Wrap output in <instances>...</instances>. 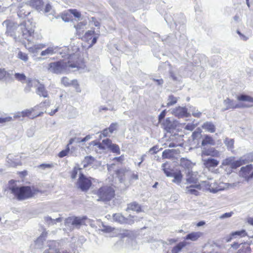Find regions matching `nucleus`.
Listing matches in <instances>:
<instances>
[{
	"label": "nucleus",
	"mask_w": 253,
	"mask_h": 253,
	"mask_svg": "<svg viewBox=\"0 0 253 253\" xmlns=\"http://www.w3.org/2000/svg\"><path fill=\"white\" fill-rule=\"evenodd\" d=\"M75 56L76 55L75 54L71 55L70 60L68 62L60 60L50 63L48 64V71L53 74H59L68 73L78 70L79 69V63L77 62H72L70 61L71 58Z\"/></svg>",
	"instance_id": "obj_1"
},
{
	"label": "nucleus",
	"mask_w": 253,
	"mask_h": 253,
	"mask_svg": "<svg viewBox=\"0 0 253 253\" xmlns=\"http://www.w3.org/2000/svg\"><path fill=\"white\" fill-rule=\"evenodd\" d=\"M15 181L11 180L9 181V190L17 200L23 201L31 198L34 195L30 187L22 186H18L14 184Z\"/></svg>",
	"instance_id": "obj_2"
},
{
	"label": "nucleus",
	"mask_w": 253,
	"mask_h": 253,
	"mask_svg": "<svg viewBox=\"0 0 253 253\" xmlns=\"http://www.w3.org/2000/svg\"><path fill=\"white\" fill-rule=\"evenodd\" d=\"M17 30L18 33L15 34V36H18L21 40H26L30 42L33 41L34 30L29 21H24L18 25Z\"/></svg>",
	"instance_id": "obj_3"
},
{
	"label": "nucleus",
	"mask_w": 253,
	"mask_h": 253,
	"mask_svg": "<svg viewBox=\"0 0 253 253\" xmlns=\"http://www.w3.org/2000/svg\"><path fill=\"white\" fill-rule=\"evenodd\" d=\"M96 193L98 197V201H109L114 197L115 190L110 186H104L99 188Z\"/></svg>",
	"instance_id": "obj_4"
},
{
	"label": "nucleus",
	"mask_w": 253,
	"mask_h": 253,
	"mask_svg": "<svg viewBox=\"0 0 253 253\" xmlns=\"http://www.w3.org/2000/svg\"><path fill=\"white\" fill-rule=\"evenodd\" d=\"M168 165L167 163H163L162 165V169L164 173L167 177H173L172 180L173 183H174L177 185H179L183 178V174L180 170H177L176 171H173L171 169H169L167 168Z\"/></svg>",
	"instance_id": "obj_5"
},
{
	"label": "nucleus",
	"mask_w": 253,
	"mask_h": 253,
	"mask_svg": "<svg viewBox=\"0 0 253 253\" xmlns=\"http://www.w3.org/2000/svg\"><path fill=\"white\" fill-rule=\"evenodd\" d=\"M92 182L83 173L80 172L77 182V187L83 192H86L90 187Z\"/></svg>",
	"instance_id": "obj_6"
},
{
	"label": "nucleus",
	"mask_w": 253,
	"mask_h": 253,
	"mask_svg": "<svg viewBox=\"0 0 253 253\" xmlns=\"http://www.w3.org/2000/svg\"><path fill=\"white\" fill-rule=\"evenodd\" d=\"M253 161V154L252 153L248 154L242 157L239 160L233 161V163L230 167L232 169H236L241 166L246 164L250 162Z\"/></svg>",
	"instance_id": "obj_7"
},
{
	"label": "nucleus",
	"mask_w": 253,
	"mask_h": 253,
	"mask_svg": "<svg viewBox=\"0 0 253 253\" xmlns=\"http://www.w3.org/2000/svg\"><path fill=\"white\" fill-rule=\"evenodd\" d=\"M84 222V219L79 217H69L65 220V225L70 228L78 227Z\"/></svg>",
	"instance_id": "obj_8"
},
{
	"label": "nucleus",
	"mask_w": 253,
	"mask_h": 253,
	"mask_svg": "<svg viewBox=\"0 0 253 253\" xmlns=\"http://www.w3.org/2000/svg\"><path fill=\"white\" fill-rule=\"evenodd\" d=\"M172 114L178 118H182L184 117H188L190 114L187 112V109L185 107H176L173 109L172 111Z\"/></svg>",
	"instance_id": "obj_9"
},
{
	"label": "nucleus",
	"mask_w": 253,
	"mask_h": 253,
	"mask_svg": "<svg viewBox=\"0 0 253 253\" xmlns=\"http://www.w3.org/2000/svg\"><path fill=\"white\" fill-rule=\"evenodd\" d=\"M179 165L181 167L185 169L186 174L190 175L192 172L193 164L190 160L185 158H182L180 159Z\"/></svg>",
	"instance_id": "obj_10"
},
{
	"label": "nucleus",
	"mask_w": 253,
	"mask_h": 253,
	"mask_svg": "<svg viewBox=\"0 0 253 253\" xmlns=\"http://www.w3.org/2000/svg\"><path fill=\"white\" fill-rule=\"evenodd\" d=\"M116 174L120 182H124L126 177H128V174H130V170L126 168H122L118 169Z\"/></svg>",
	"instance_id": "obj_11"
},
{
	"label": "nucleus",
	"mask_w": 253,
	"mask_h": 253,
	"mask_svg": "<svg viewBox=\"0 0 253 253\" xmlns=\"http://www.w3.org/2000/svg\"><path fill=\"white\" fill-rule=\"evenodd\" d=\"M59 48L57 46H50L48 47L46 49L42 50L40 55L42 56H48L52 55L58 52Z\"/></svg>",
	"instance_id": "obj_12"
},
{
	"label": "nucleus",
	"mask_w": 253,
	"mask_h": 253,
	"mask_svg": "<svg viewBox=\"0 0 253 253\" xmlns=\"http://www.w3.org/2000/svg\"><path fill=\"white\" fill-rule=\"evenodd\" d=\"M223 104L225 107L222 109L223 111L230 109L240 108L239 105L235 103V102L233 100H231L228 98L224 100Z\"/></svg>",
	"instance_id": "obj_13"
},
{
	"label": "nucleus",
	"mask_w": 253,
	"mask_h": 253,
	"mask_svg": "<svg viewBox=\"0 0 253 253\" xmlns=\"http://www.w3.org/2000/svg\"><path fill=\"white\" fill-rule=\"evenodd\" d=\"M2 25L6 27V32L9 34L10 35H12L14 34V31L17 27V24H15L14 22H11L9 20H5L3 23Z\"/></svg>",
	"instance_id": "obj_14"
},
{
	"label": "nucleus",
	"mask_w": 253,
	"mask_h": 253,
	"mask_svg": "<svg viewBox=\"0 0 253 253\" xmlns=\"http://www.w3.org/2000/svg\"><path fill=\"white\" fill-rule=\"evenodd\" d=\"M28 4L38 11H40L42 10L43 1L42 0H30L28 1Z\"/></svg>",
	"instance_id": "obj_15"
},
{
	"label": "nucleus",
	"mask_w": 253,
	"mask_h": 253,
	"mask_svg": "<svg viewBox=\"0 0 253 253\" xmlns=\"http://www.w3.org/2000/svg\"><path fill=\"white\" fill-rule=\"evenodd\" d=\"M202 155L211 156L212 157H217L219 155V152L215 150L214 148H210L207 149L203 148L202 152Z\"/></svg>",
	"instance_id": "obj_16"
},
{
	"label": "nucleus",
	"mask_w": 253,
	"mask_h": 253,
	"mask_svg": "<svg viewBox=\"0 0 253 253\" xmlns=\"http://www.w3.org/2000/svg\"><path fill=\"white\" fill-rule=\"evenodd\" d=\"M201 184H202V186L205 187L206 189L209 190L212 193H216L221 190V189L217 187L215 188L212 187L211 186L212 183H211L209 181H202Z\"/></svg>",
	"instance_id": "obj_17"
},
{
	"label": "nucleus",
	"mask_w": 253,
	"mask_h": 253,
	"mask_svg": "<svg viewBox=\"0 0 253 253\" xmlns=\"http://www.w3.org/2000/svg\"><path fill=\"white\" fill-rule=\"evenodd\" d=\"M204 165L207 168L215 167L219 164V162L213 158H208L203 160Z\"/></svg>",
	"instance_id": "obj_18"
},
{
	"label": "nucleus",
	"mask_w": 253,
	"mask_h": 253,
	"mask_svg": "<svg viewBox=\"0 0 253 253\" xmlns=\"http://www.w3.org/2000/svg\"><path fill=\"white\" fill-rule=\"evenodd\" d=\"M201 144L203 147L208 145L214 146L215 144V142L211 136L206 134L204 136Z\"/></svg>",
	"instance_id": "obj_19"
},
{
	"label": "nucleus",
	"mask_w": 253,
	"mask_h": 253,
	"mask_svg": "<svg viewBox=\"0 0 253 253\" xmlns=\"http://www.w3.org/2000/svg\"><path fill=\"white\" fill-rule=\"evenodd\" d=\"M37 94L40 96L43 97H47L48 94L47 91L46 90L45 86L42 84H40L37 87L36 91Z\"/></svg>",
	"instance_id": "obj_20"
},
{
	"label": "nucleus",
	"mask_w": 253,
	"mask_h": 253,
	"mask_svg": "<svg viewBox=\"0 0 253 253\" xmlns=\"http://www.w3.org/2000/svg\"><path fill=\"white\" fill-rule=\"evenodd\" d=\"M202 235L200 232H193L188 234L185 237V239L195 241Z\"/></svg>",
	"instance_id": "obj_21"
},
{
	"label": "nucleus",
	"mask_w": 253,
	"mask_h": 253,
	"mask_svg": "<svg viewBox=\"0 0 253 253\" xmlns=\"http://www.w3.org/2000/svg\"><path fill=\"white\" fill-rule=\"evenodd\" d=\"M49 250L53 251L54 253H60L59 251V243L55 241H50L48 242L47 245Z\"/></svg>",
	"instance_id": "obj_22"
},
{
	"label": "nucleus",
	"mask_w": 253,
	"mask_h": 253,
	"mask_svg": "<svg viewBox=\"0 0 253 253\" xmlns=\"http://www.w3.org/2000/svg\"><path fill=\"white\" fill-rule=\"evenodd\" d=\"M127 210L135 211L137 212H139L142 211L141 206L136 202H133L128 204L126 209V211Z\"/></svg>",
	"instance_id": "obj_23"
},
{
	"label": "nucleus",
	"mask_w": 253,
	"mask_h": 253,
	"mask_svg": "<svg viewBox=\"0 0 253 253\" xmlns=\"http://www.w3.org/2000/svg\"><path fill=\"white\" fill-rule=\"evenodd\" d=\"M163 125L164 128L168 131L174 128L175 126L173 122L171 121L169 118H167L163 122Z\"/></svg>",
	"instance_id": "obj_24"
},
{
	"label": "nucleus",
	"mask_w": 253,
	"mask_h": 253,
	"mask_svg": "<svg viewBox=\"0 0 253 253\" xmlns=\"http://www.w3.org/2000/svg\"><path fill=\"white\" fill-rule=\"evenodd\" d=\"M203 128L211 133L214 132L215 131V126L211 122H205L203 125Z\"/></svg>",
	"instance_id": "obj_25"
},
{
	"label": "nucleus",
	"mask_w": 253,
	"mask_h": 253,
	"mask_svg": "<svg viewBox=\"0 0 253 253\" xmlns=\"http://www.w3.org/2000/svg\"><path fill=\"white\" fill-rule=\"evenodd\" d=\"M186 246V243L184 241L179 242L171 250V253H178Z\"/></svg>",
	"instance_id": "obj_26"
},
{
	"label": "nucleus",
	"mask_w": 253,
	"mask_h": 253,
	"mask_svg": "<svg viewBox=\"0 0 253 253\" xmlns=\"http://www.w3.org/2000/svg\"><path fill=\"white\" fill-rule=\"evenodd\" d=\"M113 218L114 221L121 224L125 223L126 221V218L120 213L114 214L113 215Z\"/></svg>",
	"instance_id": "obj_27"
},
{
	"label": "nucleus",
	"mask_w": 253,
	"mask_h": 253,
	"mask_svg": "<svg viewBox=\"0 0 253 253\" xmlns=\"http://www.w3.org/2000/svg\"><path fill=\"white\" fill-rule=\"evenodd\" d=\"M95 159L91 156L85 157L84 160L82 162L83 167L86 168L88 166L91 165L94 162Z\"/></svg>",
	"instance_id": "obj_28"
},
{
	"label": "nucleus",
	"mask_w": 253,
	"mask_h": 253,
	"mask_svg": "<svg viewBox=\"0 0 253 253\" xmlns=\"http://www.w3.org/2000/svg\"><path fill=\"white\" fill-rule=\"evenodd\" d=\"M237 98L239 101H247L253 103V97L245 94H241L237 96Z\"/></svg>",
	"instance_id": "obj_29"
},
{
	"label": "nucleus",
	"mask_w": 253,
	"mask_h": 253,
	"mask_svg": "<svg viewBox=\"0 0 253 253\" xmlns=\"http://www.w3.org/2000/svg\"><path fill=\"white\" fill-rule=\"evenodd\" d=\"M177 98L175 97L174 95H169L167 100V106L169 107L177 103Z\"/></svg>",
	"instance_id": "obj_30"
},
{
	"label": "nucleus",
	"mask_w": 253,
	"mask_h": 253,
	"mask_svg": "<svg viewBox=\"0 0 253 253\" xmlns=\"http://www.w3.org/2000/svg\"><path fill=\"white\" fill-rule=\"evenodd\" d=\"M38 107V106H35L34 108H32L30 109H26L24 111H23L21 112L22 117H28L31 119V117H32V116H31L32 113L35 111Z\"/></svg>",
	"instance_id": "obj_31"
},
{
	"label": "nucleus",
	"mask_w": 253,
	"mask_h": 253,
	"mask_svg": "<svg viewBox=\"0 0 253 253\" xmlns=\"http://www.w3.org/2000/svg\"><path fill=\"white\" fill-rule=\"evenodd\" d=\"M253 166L251 164L247 165L245 167H243L241 168V175L243 174H248L253 169Z\"/></svg>",
	"instance_id": "obj_32"
},
{
	"label": "nucleus",
	"mask_w": 253,
	"mask_h": 253,
	"mask_svg": "<svg viewBox=\"0 0 253 253\" xmlns=\"http://www.w3.org/2000/svg\"><path fill=\"white\" fill-rule=\"evenodd\" d=\"M235 159V157L234 156L228 157L223 160L222 165L223 166H230L231 167Z\"/></svg>",
	"instance_id": "obj_33"
},
{
	"label": "nucleus",
	"mask_w": 253,
	"mask_h": 253,
	"mask_svg": "<svg viewBox=\"0 0 253 253\" xmlns=\"http://www.w3.org/2000/svg\"><path fill=\"white\" fill-rule=\"evenodd\" d=\"M224 143L228 150H232L234 148V140L233 139L226 138L225 139Z\"/></svg>",
	"instance_id": "obj_34"
},
{
	"label": "nucleus",
	"mask_w": 253,
	"mask_h": 253,
	"mask_svg": "<svg viewBox=\"0 0 253 253\" xmlns=\"http://www.w3.org/2000/svg\"><path fill=\"white\" fill-rule=\"evenodd\" d=\"M202 130L199 127L197 128L193 133L192 135V139L193 140L198 139L201 137Z\"/></svg>",
	"instance_id": "obj_35"
},
{
	"label": "nucleus",
	"mask_w": 253,
	"mask_h": 253,
	"mask_svg": "<svg viewBox=\"0 0 253 253\" xmlns=\"http://www.w3.org/2000/svg\"><path fill=\"white\" fill-rule=\"evenodd\" d=\"M6 160L9 167H15L17 165V163L15 162L13 160V157L12 155L9 154L7 157Z\"/></svg>",
	"instance_id": "obj_36"
},
{
	"label": "nucleus",
	"mask_w": 253,
	"mask_h": 253,
	"mask_svg": "<svg viewBox=\"0 0 253 253\" xmlns=\"http://www.w3.org/2000/svg\"><path fill=\"white\" fill-rule=\"evenodd\" d=\"M45 46V45L43 44L36 45L34 47H31L29 49V51L33 53H37L39 50L44 47Z\"/></svg>",
	"instance_id": "obj_37"
},
{
	"label": "nucleus",
	"mask_w": 253,
	"mask_h": 253,
	"mask_svg": "<svg viewBox=\"0 0 253 253\" xmlns=\"http://www.w3.org/2000/svg\"><path fill=\"white\" fill-rule=\"evenodd\" d=\"M113 153H116L118 155L120 154V149L117 144L112 143L109 148Z\"/></svg>",
	"instance_id": "obj_38"
},
{
	"label": "nucleus",
	"mask_w": 253,
	"mask_h": 253,
	"mask_svg": "<svg viewBox=\"0 0 253 253\" xmlns=\"http://www.w3.org/2000/svg\"><path fill=\"white\" fill-rule=\"evenodd\" d=\"M231 235L232 236H238L241 237H243L247 235V232L245 230L242 229L241 230L236 231L232 232Z\"/></svg>",
	"instance_id": "obj_39"
},
{
	"label": "nucleus",
	"mask_w": 253,
	"mask_h": 253,
	"mask_svg": "<svg viewBox=\"0 0 253 253\" xmlns=\"http://www.w3.org/2000/svg\"><path fill=\"white\" fill-rule=\"evenodd\" d=\"M47 233L43 232L40 236L36 241V244H42L43 241L45 240Z\"/></svg>",
	"instance_id": "obj_40"
},
{
	"label": "nucleus",
	"mask_w": 253,
	"mask_h": 253,
	"mask_svg": "<svg viewBox=\"0 0 253 253\" xmlns=\"http://www.w3.org/2000/svg\"><path fill=\"white\" fill-rule=\"evenodd\" d=\"M69 146V145L68 144L65 149L62 150L58 153V156L59 158H63L68 155L70 151V148Z\"/></svg>",
	"instance_id": "obj_41"
},
{
	"label": "nucleus",
	"mask_w": 253,
	"mask_h": 253,
	"mask_svg": "<svg viewBox=\"0 0 253 253\" xmlns=\"http://www.w3.org/2000/svg\"><path fill=\"white\" fill-rule=\"evenodd\" d=\"M186 182L188 183H196L197 179L193 176L192 172L190 175L186 174Z\"/></svg>",
	"instance_id": "obj_42"
},
{
	"label": "nucleus",
	"mask_w": 253,
	"mask_h": 253,
	"mask_svg": "<svg viewBox=\"0 0 253 253\" xmlns=\"http://www.w3.org/2000/svg\"><path fill=\"white\" fill-rule=\"evenodd\" d=\"M17 57L18 58L24 61L25 62H27L29 59L28 55L26 53H24L22 51H19L18 52Z\"/></svg>",
	"instance_id": "obj_43"
},
{
	"label": "nucleus",
	"mask_w": 253,
	"mask_h": 253,
	"mask_svg": "<svg viewBox=\"0 0 253 253\" xmlns=\"http://www.w3.org/2000/svg\"><path fill=\"white\" fill-rule=\"evenodd\" d=\"M15 78L18 81L22 82L23 81L26 80V77L23 73H17L15 74Z\"/></svg>",
	"instance_id": "obj_44"
},
{
	"label": "nucleus",
	"mask_w": 253,
	"mask_h": 253,
	"mask_svg": "<svg viewBox=\"0 0 253 253\" xmlns=\"http://www.w3.org/2000/svg\"><path fill=\"white\" fill-rule=\"evenodd\" d=\"M186 190L187 193L194 195L195 196H198L199 194V192L194 188H191V185L190 186L186 187Z\"/></svg>",
	"instance_id": "obj_45"
},
{
	"label": "nucleus",
	"mask_w": 253,
	"mask_h": 253,
	"mask_svg": "<svg viewBox=\"0 0 253 253\" xmlns=\"http://www.w3.org/2000/svg\"><path fill=\"white\" fill-rule=\"evenodd\" d=\"M30 14L29 11H25L24 9H20L18 11V16L22 18H24L26 16L29 15Z\"/></svg>",
	"instance_id": "obj_46"
},
{
	"label": "nucleus",
	"mask_w": 253,
	"mask_h": 253,
	"mask_svg": "<svg viewBox=\"0 0 253 253\" xmlns=\"http://www.w3.org/2000/svg\"><path fill=\"white\" fill-rule=\"evenodd\" d=\"M10 74L7 72L4 69H0V80L3 79L6 77H9Z\"/></svg>",
	"instance_id": "obj_47"
},
{
	"label": "nucleus",
	"mask_w": 253,
	"mask_h": 253,
	"mask_svg": "<svg viewBox=\"0 0 253 253\" xmlns=\"http://www.w3.org/2000/svg\"><path fill=\"white\" fill-rule=\"evenodd\" d=\"M118 124L117 123H113L111 124L108 128L110 133H112L115 130H117Z\"/></svg>",
	"instance_id": "obj_48"
},
{
	"label": "nucleus",
	"mask_w": 253,
	"mask_h": 253,
	"mask_svg": "<svg viewBox=\"0 0 253 253\" xmlns=\"http://www.w3.org/2000/svg\"><path fill=\"white\" fill-rule=\"evenodd\" d=\"M44 220L49 225H54L55 224V220L54 219H52L51 217L46 216L44 218Z\"/></svg>",
	"instance_id": "obj_49"
},
{
	"label": "nucleus",
	"mask_w": 253,
	"mask_h": 253,
	"mask_svg": "<svg viewBox=\"0 0 253 253\" xmlns=\"http://www.w3.org/2000/svg\"><path fill=\"white\" fill-rule=\"evenodd\" d=\"M94 33L95 32L94 30H88L85 33L84 37L86 40H90Z\"/></svg>",
	"instance_id": "obj_50"
},
{
	"label": "nucleus",
	"mask_w": 253,
	"mask_h": 253,
	"mask_svg": "<svg viewBox=\"0 0 253 253\" xmlns=\"http://www.w3.org/2000/svg\"><path fill=\"white\" fill-rule=\"evenodd\" d=\"M81 140H82V138L80 137H75L74 138H71L69 141L68 145H71L75 142L77 143L82 142Z\"/></svg>",
	"instance_id": "obj_51"
},
{
	"label": "nucleus",
	"mask_w": 253,
	"mask_h": 253,
	"mask_svg": "<svg viewBox=\"0 0 253 253\" xmlns=\"http://www.w3.org/2000/svg\"><path fill=\"white\" fill-rule=\"evenodd\" d=\"M12 118L10 116L0 117V124H3L12 121Z\"/></svg>",
	"instance_id": "obj_52"
},
{
	"label": "nucleus",
	"mask_w": 253,
	"mask_h": 253,
	"mask_svg": "<svg viewBox=\"0 0 253 253\" xmlns=\"http://www.w3.org/2000/svg\"><path fill=\"white\" fill-rule=\"evenodd\" d=\"M70 12L76 18H79L81 16V13L76 9H70Z\"/></svg>",
	"instance_id": "obj_53"
},
{
	"label": "nucleus",
	"mask_w": 253,
	"mask_h": 253,
	"mask_svg": "<svg viewBox=\"0 0 253 253\" xmlns=\"http://www.w3.org/2000/svg\"><path fill=\"white\" fill-rule=\"evenodd\" d=\"M62 83L65 86H69L71 85V80L67 77H63L61 80Z\"/></svg>",
	"instance_id": "obj_54"
},
{
	"label": "nucleus",
	"mask_w": 253,
	"mask_h": 253,
	"mask_svg": "<svg viewBox=\"0 0 253 253\" xmlns=\"http://www.w3.org/2000/svg\"><path fill=\"white\" fill-rule=\"evenodd\" d=\"M102 143L104 146H106L107 148L108 149L112 144L111 140L109 138L103 139L102 140Z\"/></svg>",
	"instance_id": "obj_55"
},
{
	"label": "nucleus",
	"mask_w": 253,
	"mask_h": 253,
	"mask_svg": "<svg viewBox=\"0 0 253 253\" xmlns=\"http://www.w3.org/2000/svg\"><path fill=\"white\" fill-rule=\"evenodd\" d=\"M91 24L94 25L95 27L99 28L100 23L99 20L94 17H91V20L90 21Z\"/></svg>",
	"instance_id": "obj_56"
},
{
	"label": "nucleus",
	"mask_w": 253,
	"mask_h": 253,
	"mask_svg": "<svg viewBox=\"0 0 253 253\" xmlns=\"http://www.w3.org/2000/svg\"><path fill=\"white\" fill-rule=\"evenodd\" d=\"M192 112V115L195 117L200 118L201 116V112L196 110L195 108H193V110H190Z\"/></svg>",
	"instance_id": "obj_57"
},
{
	"label": "nucleus",
	"mask_w": 253,
	"mask_h": 253,
	"mask_svg": "<svg viewBox=\"0 0 253 253\" xmlns=\"http://www.w3.org/2000/svg\"><path fill=\"white\" fill-rule=\"evenodd\" d=\"M233 214V212L232 211L229 212H226L223 213V214L219 216L220 219H224L230 217Z\"/></svg>",
	"instance_id": "obj_58"
},
{
	"label": "nucleus",
	"mask_w": 253,
	"mask_h": 253,
	"mask_svg": "<svg viewBox=\"0 0 253 253\" xmlns=\"http://www.w3.org/2000/svg\"><path fill=\"white\" fill-rule=\"evenodd\" d=\"M80 169H78L76 167H75L74 168V169L72 170V173H71V177L72 179H75L76 178L78 172V170H80Z\"/></svg>",
	"instance_id": "obj_59"
},
{
	"label": "nucleus",
	"mask_w": 253,
	"mask_h": 253,
	"mask_svg": "<svg viewBox=\"0 0 253 253\" xmlns=\"http://www.w3.org/2000/svg\"><path fill=\"white\" fill-rule=\"evenodd\" d=\"M159 151V147L157 145L154 146L149 149V152L152 154H156Z\"/></svg>",
	"instance_id": "obj_60"
},
{
	"label": "nucleus",
	"mask_w": 253,
	"mask_h": 253,
	"mask_svg": "<svg viewBox=\"0 0 253 253\" xmlns=\"http://www.w3.org/2000/svg\"><path fill=\"white\" fill-rule=\"evenodd\" d=\"M134 218V216H131L130 215L129 218H126V221L125 223H127L128 224H132L134 223V220H135Z\"/></svg>",
	"instance_id": "obj_61"
},
{
	"label": "nucleus",
	"mask_w": 253,
	"mask_h": 253,
	"mask_svg": "<svg viewBox=\"0 0 253 253\" xmlns=\"http://www.w3.org/2000/svg\"><path fill=\"white\" fill-rule=\"evenodd\" d=\"M242 177L245 179L246 181L249 182L251 179L253 178V171L249 175L246 174V173L243 174Z\"/></svg>",
	"instance_id": "obj_62"
},
{
	"label": "nucleus",
	"mask_w": 253,
	"mask_h": 253,
	"mask_svg": "<svg viewBox=\"0 0 253 253\" xmlns=\"http://www.w3.org/2000/svg\"><path fill=\"white\" fill-rule=\"evenodd\" d=\"M167 113L166 110H163L158 116L159 122H161L165 117Z\"/></svg>",
	"instance_id": "obj_63"
},
{
	"label": "nucleus",
	"mask_w": 253,
	"mask_h": 253,
	"mask_svg": "<svg viewBox=\"0 0 253 253\" xmlns=\"http://www.w3.org/2000/svg\"><path fill=\"white\" fill-rule=\"evenodd\" d=\"M39 167L43 169L51 168L53 167V165L52 164H42L40 165Z\"/></svg>",
	"instance_id": "obj_64"
}]
</instances>
